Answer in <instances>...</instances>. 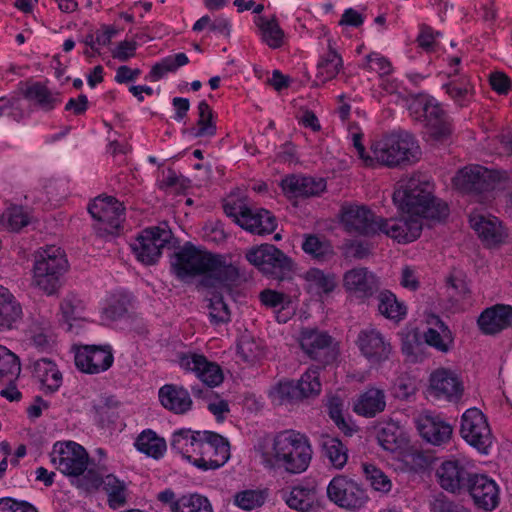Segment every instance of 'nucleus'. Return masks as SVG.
I'll list each match as a JSON object with an SVG mask.
<instances>
[{"instance_id":"1","label":"nucleus","mask_w":512,"mask_h":512,"mask_svg":"<svg viewBox=\"0 0 512 512\" xmlns=\"http://www.w3.org/2000/svg\"><path fill=\"white\" fill-rule=\"evenodd\" d=\"M393 201L407 215L384 219L365 206H347L342 210L345 229L361 235L383 233L398 242L408 243L420 236L422 218L442 220L449 212L445 202L431 195L429 185L415 178L399 182Z\"/></svg>"},{"instance_id":"2","label":"nucleus","mask_w":512,"mask_h":512,"mask_svg":"<svg viewBox=\"0 0 512 512\" xmlns=\"http://www.w3.org/2000/svg\"><path fill=\"white\" fill-rule=\"evenodd\" d=\"M171 267L174 274L181 280L202 275L201 285L205 288H221L230 292L240 279L238 268L220 254L201 250L186 243L177 251Z\"/></svg>"},{"instance_id":"3","label":"nucleus","mask_w":512,"mask_h":512,"mask_svg":"<svg viewBox=\"0 0 512 512\" xmlns=\"http://www.w3.org/2000/svg\"><path fill=\"white\" fill-rule=\"evenodd\" d=\"M374 164L394 168L415 163L421 150L415 137L404 130H395L376 139L371 145Z\"/></svg>"},{"instance_id":"4","label":"nucleus","mask_w":512,"mask_h":512,"mask_svg":"<svg viewBox=\"0 0 512 512\" xmlns=\"http://www.w3.org/2000/svg\"><path fill=\"white\" fill-rule=\"evenodd\" d=\"M67 269L68 261L60 247H41L34 255L32 283L47 295H52L60 287L61 277Z\"/></svg>"},{"instance_id":"5","label":"nucleus","mask_w":512,"mask_h":512,"mask_svg":"<svg viewBox=\"0 0 512 512\" xmlns=\"http://www.w3.org/2000/svg\"><path fill=\"white\" fill-rule=\"evenodd\" d=\"M410 114L426 128V134L434 141H444L451 133L450 124L439 103L431 97L421 96L410 107Z\"/></svg>"},{"instance_id":"6","label":"nucleus","mask_w":512,"mask_h":512,"mask_svg":"<svg viewBox=\"0 0 512 512\" xmlns=\"http://www.w3.org/2000/svg\"><path fill=\"white\" fill-rule=\"evenodd\" d=\"M498 181L497 172L480 165L467 166L458 171L453 178V183L459 191L474 195L479 202L488 200L486 193L492 191Z\"/></svg>"},{"instance_id":"7","label":"nucleus","mask_w":512,"mask_h":512,"mask_svg":"<svg viewBox=\"0 0 512 512\" xmlns=\"http://www.w3.org/2000/svg\"><path fill=\"white\" fill-rule=\"evenodd\" d=\"M224 211L240 227L253 234H270L276 228L274 216L263 208L253 209L239 201L238 203H226Z\"/></svg>"},{"instance_id":"8","label":"nucleus","mask_w":512,"mask_h":512,"mask_svg":"<svg viewBox=\"0 0 512 512\" xmlns=\"http://www.w3.org/2000/svg\"><path fill=\"white\" fill-rule=\"evenodd\" d=\"M51 463L62 474L70 477L82 475L88 467L89 456L76 442H56L50 453Z\"/></svg>"},{"instance_id":"9","label":"nucleus","mask_w":512,"mask_h":512,"mask_svg":"<svg viewBox=\"0 0 512 512\" xmlns=\"http://www.w3.org/2000/svg\"><path fill=\"white\" fill-rule=\"evenodd\" d=\"M179 364L184 370L193 372L207 386L204 389L192 387V392L196 397H205L209 393L208 388L219 386L223 382L224 376L220 366L209 361L204 355L183 354L179 358Z\"/></svg>"},{"instance_id":"10","label":"nucleus","mask_w":512,"mask_h":512,"mask_svg":"<svg viewBox=\"0 0 512 512\" xmlns=\"http://www.w3.org/2000/svg\"><path fill=\"white\" fill-rule=\"evenodd\" d=\"M171 237L172 233L166 226L150 227L143 230L130 246L140 262L151 265L160 258Z\"/></svg>"},{"instance_id":"11","label":"nucleus","mask_w":512,"mask_h":512,"mask_svg":"<svg viewBox=\"0 0 512 512\" xmlns=\"http://www.w3.org/2000/svg\"><path fill=\"white\" fill-rule=\"evenodd\" d=\"M461 437L482 453L492 444V433L486 416L476 408L467 409L461 417Z\"/></svg>"},{"instance_id":"12","label":"nucleus","mask_w":512,"mask_h":512,"mask_svg":"<svg viewBox=\"0 0 512 512\" xmlns=\"http://www.w3.org/2000/svg\"><path fill=\"white\" fill-rule=\"evenodd\" d=\"M88 211L97 221L96 229L99 233H116L124 220L122 203L111 196L95 198L88 206Z\"/></svg>"},{"instance_id":"13","label":"nucleus","mask_w":512,"mask_h":512,"mask_svg":"<svg viewBox=\"0 0 512 512\" xmlns=\"http://www.w3.org/2000/svg\"><path fill=\"white\" fill-rule=\"evenodd\" d=\"M327 495L339 507L350 510L359 509L368 499L365 490L345 475H337L330 481Z\"/></svg>"},{"instance_id":"14","label":"nucleus","mask_w":512,"mask_h":512,"mask_svg":"<svg viewBox=\"0 0 512 512\" xmlns=\"http://www.w3.org/2000/svg\"><path fill=\"white\" fill-rule=\"evenodd\" d=\"M356 344L361 354L372 365H378L389 360L393 351L390 340L373 326L362 329Z\"/></svg>"},{"instance_id":"15","label":"nucleus","mask_w":512,"mask_h":512,"mask_svg":"<svg viewBox=\"0 0 512 512\" xmlns=\"http://www.w3.org/2000/svg\"><path fill=\"white\" fill-rule=\"evenodd\" d=\"M203 444L201 455L193 460V464L203 470L217 469L223 466L230 458V445L223 436L203 431Z\"/></svg>"},{"instance_id":"16","label":"nucleus","mask_w":512,"mask_h":512,"mask_svg":"<svg viewBox=\"0 0 512 512\" xmlns=\"http://www.w3.org/2000/svg\"><path fill=\"white\" fill-rule=\"evenodd\" d=\"M114 361L110 345H83L75 352L76 367L88 374H99L108 370Z\"/></svg>"},{"instance_id":"17","label":"nucleus","mask_w":512,"mask_h":512,"mask_svg":"<svg viewBox=\"0 0 512 512\" xmlns=\"http://www.w3.org/2000/svg\"><path fill=\"white\" fill-rule=\"evenodd\" d=\"M261 462L266 469L277 473L288 471V432L282 431L272 439H266L260 446Z\"/></svg>"},{"instance_id":"18","label":"nucleus","mask_w":512,"mask_h":512,"mask_svg":"<svg viewBox=\"0 0 512 512\" xmlns=\"http://www.w3.org/2000/svg\"><path fill=\"white\" fill-rule=\"evenodd\" d=\"M99 485H102L103 490L107 494L110 508L118 509L126 504L128 492L124 481L119 480L113 474L102 477L98 473L88 470L85 476V482L82 483L81 486L89 490L91 488H97Z\"/></svg>"},{"instance_id":"19","label":"nucleus","mask_w":512,"mask_h":512,"mask_svg":"<svg viewBox=\"0 0 512 512\" xmlns=\"http://www.w3.org/2000/svg\"><path fill=\"white\" fill-rule=\"evenodd\" d=\"M473 475L468 470V462L464 459L446 460L437 470L441 487L453 493L467 488Z\"/></svg>"},{"instance_id":"20","label":"nucleus","mask_w":512,"mask_h":512,"mask_svg":"<svg viewBox=\"0 0 512 512\" xmlns=\"http://www.w3.org/2000/svg\"><path fill=\"white\" fill-rule=\"evenodd\" d=\"M343 286L347 292L359 299H367L378 291V277L366 267H355L343 276Z\"/></svg>"},{"instance_id":"21","label":"nucleus","mask_w":512,"mask_h":512,"mask_svg":"<svg viewBox=\"0 0 512 512\" xmlns=\"http://www.w3.org/2000/svg\"><path fill=\"white\" fill-rule=\"evenodd\" d=\"M415 423L421 437L432 445L441 446L451 438V425L429 411L420 413Z\"/></svg>"},{"instance_id":"22","label":"nucleus","mask_w":512,"mask_h":512,"mask_svg":"<svg viewBox=\"0 0 512 512\" xmlns=\"http://www.w3.org/2000/svg\"><path fill=\"white\" fill-rule=\"evenodd\" d=\"M467 489L474 503L485 511L494 510L499 504V488L494 480L486 475L474 474Z\"/></svg>"},{"instance_id":"23","label":"nucleus","mask_w":512,"mask_h":512,"mask_svg":"<svg viewBox=\"0 0 512 512\" xmlns=\"http://www.w3.org/2000/svg\"><path fill=\"white\" fill-rule=\"evenodd\" d=\"M246 259L264 273L270 274H276V271L281 270L286 262L284 253L271 244L249 249Z\"/></svg>"},{"instance_id":"24","label":"nucleus","mask_w":512,"mask_h":512,"mask_svg":"<svg viewBox=\"0 0 512 512\" xmlns=\"http://www.w3.org/2000/svg\"><path fill=\"white\" fill-rule=\"evenodd\" d=\"M481 331L487 335H493L512 326V307L510 305L497 304L486 308L478 318Z\"/></svg>"},{"instance_id":"25","label":"nucleus","mask_w":512,"mask_h":512,"mask_svg":"<svg viewBox=\"0 0 512 512\" xmlns=\"http://www.w3.org/2000/svg\"><path fill=\"white\" fill-rule=\"evenodd\" d=\"M430 388L439 398L458 399L463 391L457 374L449 369L440 368L430 376Z\"/></svg>"},{"instance_id":"26","label":"nucleus","mask_w":512,"mask_h":512,"mask_svg":"<svg viewBox=\"0 0 512 512\" xmlns=\"http://www.w3.org/2000/svg\"><path fill=\"white\" fill-rule=\"evenodd\" d=\"M469 222L473 230L488 246L501 243L505 237L500 222L494 216L473 212L470 214Z\"/></svg>"},{"instance_id":"27","label":"nucleus","mask_w":512,"mask_h":512,"mask_svg":"<svg viewBox=\"0 0 512 512\" xmlns=\"http://www.w3.org/2000/svg\"><path fill=\"white\" fill-rule=\"evenodd\" d=\"M309 438L300 432L290 430V473H302L312 459Z\"/></svg>"},{"instance_id":"28","label":"nucleus","mask_w":512,"mask_h":512,"mask_svg":"<svg viewBox=\"0 0 512 512\" xmlns=\"http://www.w3.org/2000/svg\"><path fill=\"white\" fill-rule=\"evenodd\" d=\"M162 406L175 414H185L192 407V399L187 389L174 384H166L159 389Z\"/></svg>"},{"instance_id":"29","label":"nucleus","mask_w":512,"mask_h":512,"mask_svg":"<svg viewBox=\"0 0 512 512\" xmlns=\"http://www.w3.org/2000/svg\"><path fill=\"white\" fill-rule=\"evenodd\" d=\"M203 441L200 431L180 430L173 434L171 448L193 463L201 455Z\"/></svg>"},{"instance_id":"30","label":"nucleus","mask_w":512,"mask_h":512,"mask_svg":"<svg viewBox=\"0 0 512 512\" xmlns=\"http://www.w3.org/2000/svg\"><path fill=\"white\" fill-rule=\"evenodd\" d=\"M22 318L21 304L7 288L0 285V331L17 327Z\"/></svg>"},{"instance_id":"31","label":"nucleus","mask_w":512,"mask_h":512,"mask_svg":"<svg viewBox=\"0 0 512 512\" xmlns=\"http://www.w3.org/2000/svg\"><path fill=\"white\" fill-rule=\"evenodd\" d=\"M300 346L313 359H321L330 352L332 338L317 329H304L300 336Z\"/></svg>"},{"instance_id":"32","label":"nucleus","mask_w":512,"mask_h":512,"mask_svg":"<svg viewBox=\"0 0 512 512\" xmlns=\"http://www.w3.org/2000/svg\"><path fill=\"white\" fill-rule=\"evenodd\" d=\"M377 439L380 446L390 452L405 449L409 443L407 434L394 422L386 423L379 430Z\"/></svg>"},{"instance_id":"33","label":"nucleus","mask_w":512,"mask_h":512,"mask_svg":"<svg viewBox=\"0 0 512 512\" xmlns=\"http://www.w3.org/2000/svg\"><path fill=\"white\" fill-rule=\"evenodd\" d=\"M34 375L43 388L53 393L62 384V374L56 364L47 358H41L34 363Z\"/></svg>"},{"instance_id":"34","label":"nucleus","mask_w":512,"mask_h":512,"mask_svg":"<svg viewBox=\"0 0 512 512\" xmlns=\"http://www.w3.org/2000/svg\"><path fill=\"white\" fill-rule=\"evenodd\" d=\"M386 401L382 390L371 388L360 395L355 403L354 411L365 417H373L385 409Z\"/></svg>"},{"instance_id":"35","label":"nucleus","mask_w":512,"mask_h":512,"mask_svg":"<svg viewBox=\"0 0 512 512\" xmlns=\"http://www.w3.org/2000/svg\"><path fill=\"white\" fill-rule=\"evenodd\" d=\"M25 97L43 111L53 110L60 102V95L40 82L33 83L25 91Z\"/></svg>"},{"instance_id":"36","label":"nucleus","mask_w":512,"mask_h":512,"mask_svg":"<svg viewBox=\"0 0 512 512\" xmlns=\"http://www.w3.org/2000/svg\"><path fill=\"white\" fill-rule=\"evenodd\" d=\"M316 503V484L308 481L292 487L290 491V509L301 512L310 511Z\"/></svg>"},{"instance_id":"37","label":"nucleus","mask_w":512,"mask_h":512,"mask_svg":"<svg viewBox=\"0 0 512 512\" xmlns=\"http://www.w3.org/2000/svg\"><path fill=\"white\" fill-rule=\"evenodd\" d=\"M326 189L323 178L290 175V201L293 196H318Z\"/></svg>"},{"instance_id":"38","label":"nucleus","mask_w":512,"mask_h":512,"mask_svg":"<svg viewBox=\"0 0 512 512\" xmlns=\"http://www.w3.org/2000/svg\"><path fill=\"white\" fill-rule=\"evenodd\" d=\"M316 68V76L321 82L333 79L343 68L342 57L332 47L330 40L328 41V50L320 56Z\"/></svg>"},{"instance_id":"39","label":"nucleus","mask_w":512,"mask_h":512,"mask_svg":"<svg viewBox=\"0 0 512 512\" xmlns=\"http://www.w3.org/2000/svg\"><path fill=\"white\" fill-rule=\"evenodd\" d=\"M377 301L378 311L385 318L399 322L406 316V305L399 301L391 291H381L377 296Z\"/></svg>"},{"instance_id":"40","label":"nucleus","mask_w":512,"mask_h":512,"mask_svg":"<svg viewBox=\"0 0 512 512\" xmlns=\"http://www.w3.org/2000/svg\"><path fill=\"white\" fill-rule=\"evenodd\" d=\"M321 392L319 367L309 368L298 380L293 393L297 399H313Z\"/></svg>"},{"instance_id":"41","label":"nucleus","mask_w":512,"mask_h":512,"mask_svg":"<svg viewBox=\"0 0 512 512\" xmlns=\"http://www.w3.org/2000/svg\"><path fill=\"white\" fill-rule=\"evenodd\" d=\"M210 294L209 316L214 324H222L230 321V311L224 302V295H231L233 289L228 293L221 288H206Z\"/></svg>"},{"instance_id":"42","label":"nucleus","mask_w":512,"mask_h":512,"mask_svg":"<svg viewBox=\"0 0 512 512\" xmlns=\"http://www.w3.org/2000/svg\"><path fill=\"white\" fill-rule=\"evenodd\" d=\"M254 23L261 32L262 40L270 48L276 49L282 45L284 31L280 28L276 19H267L263 16H257Z\"/></svg>"},{"instance_id":"43","label":"nucleus","mask_w":512,"mask_h":512,"mask_svg":"<svg viewBox=\"0 0 512 512\" xmlns=\"http://www.w3.org/2000/svg\"><path fill=\"white\" fill-rule=\"evenodd\" d=\"M425 342L441 352H448L453 343V336L448 326L436 319V327L424 333Z\"/></svg>"},{"instance_id":"44","label":"nucleus","mask_w":512,"mask_h":512,"mask_svg":"<svg viewBox=\"0 0 512 512\" xmlns=\"http://www.w3.org/2000/svg\"><path fill=\"white\" fill-rule=\"evenodd\" d=\"M136 448L146 455L158 459L166 450V442L152 430L143 431L136 439Z\"/></svg>"},{"instance_id":"45","label":"nucleus","mask_w":512,"mask_h":512,"mask_svg":"<svg viewBox=\"0 0 512 512\" xmlns=\"http://www.w3.org/2000/svg\"><path fill=\"white\" fill-rule=\"evenodd\" d=\"M323 454L335 469H342L348 460V449L338 439L327 437L322 442Z\"/></svg>"},{"instance_id":"46","label":"nucleus","mask_w":512,"mask_h":512,"mask_svg":"<svg viewBox=\"0 0 512 512\" xmlns=\"http://www.w3.org/2000/svg\"><path fill=\"white\" fill-rule=\"evenodd\" d=\"M172 512H213L210 501L200 494L181 496L171 505Z\"/></svg>"},{"instance_id":"47","label":"nucleus","mask_w":512,"mask_h":512,"mask_svg":"<svg viewBox=\"0 0 512 512\" xmlns=\"http://www.w3.org/2000/svg\"><path fill=\"white\" fill-rule=\"evenodd\" d=\"M21 372L19 358L4 346H0V381L14 383Z\"/></svg>"},{"instance_id":"48","label":"nucleus","mask_w":512,"mask_h":512,"mask_svg":"<svg viewBox=\"0 0 512 512\" xmlns=\"http://www.w3.org/2000/svg\"><path fill=\"white\" fill-rule=\"evenodd\" d=\"M60 310L68 329L72 328V321L87 320L85 315V303L77 295L70 293L60 303Z\"/></svg>"},{"instance_id":"49","label":"nucleus","mask_w":512,"mask_h":512,"mask_svg":"<svg viewBox=\"0 0 512 512\" xmlns=\"http://www.w3.org/2000/svg\"><path fill=\"white\" fill-rule=\"evenodd\" d=\"M197 126L191 128L189 133L194 137H212L216 134V125L213 122V111L206 101L198 104Z\"/></svg>"},{"instance_id":"50","label":"nucleus","mask_w":512,"mask_h":512,"mask_svg":"<svg viewBox=\"0 0 512 512\" xmlns=\"http://www.w3.org/2000/svg\"><path fill=\"white\" fill-rule=\"evenodd\" d=\"M189 63V58L185 53H178L163 58L161 61L153 65L149 79L156 82L163 78L169 72H175L179 67Z\"/></svg>"},{"instance_id":"51","label":"nucleus","mask_w":512,"mask_h":512,"mask_svg":"<svg viewBox=\"0 0 512 512\" xmlns=\"http://www.w3.org/2000/svg\"><path fill=\"white\" fill-rule=\"evenodd\" d=\"M308 290L316 295L329 294L336 287L334 276L326 275L319 269H310L305 273Z\"/></svg>"},{"instance_id":"52","label":"nucleus","mask_w":512,"mask_h":512,"mask_svg":"<svg viewBox=\"0 0 512 512\" xmlns=\"http://www.w3.org/2000/svg\"><path fill=\"white\" fill-rule=\"evenodd\" d=\"M443 88L450 97L461 106L465 105L472 95V86L466 77H461L458 80H452L443 85Z\"/></svg>"},{"instance_id":"53","label":"nucleus","mask_w":512,"mask_h":512,"mask_svg":"<svg viewBox=\"0 0 512 512\" xmlns=\"http://www.w3.org/2000/svg\"><path fill=\"white\" fill-rule=\"evenodd\" d=\"M363 472L372 488L376 491L388 493L392 488V482L389 477L373 464H363Z\"/></svg>"},{"instance_id":"54","label":"nucleus","mask_w":512,"mask_h":512,"mask_svg":"<svg viewBox=\"0 0 512 512\" xmlns=\"http://www.w3.org/2000/svg\"><path fill=\"white\" fill-rule=\"evenodd\" d=\"M237 352L243 361L253 363L262 355V348L251 335L243 334L238 341Z\"/></svg>"},{"instance_id":"55","label":"nucleus","mask_w":512,"mask_h":512,"mask_svg":"<svg viewBox=\"0 0 512 512\" xmlns=\"http://www.w3.org/2000/svg\"><path fill=\"white\" fill-rule=\"evenodd\" d=\"M265 499L266 496L263 491L244 490L235 495L234 504L243 510H252L261 507Z\"/></svg>"},{"instance_id":"56","label":"nucleus","mask_w":512,"mask_h":512,"mask_svg":"<svg viewBox=\"0 0 512 512\" xmlns=\"http://www.w3.org/2000/svg\"><path fill=\"white\" fill-rule=\"evenodd\" d=\"M401 461L403 468L407 472L418 473L424 471L428 465L429 460L424 453L414 449H407L402 453Z\"/></svg>"},{"instance_id":"57","label":"nucleus","mask_w":512,"mask_h":512,"mask_svg":"<svg viewBox=\"0 0 512 512\" xmlns=\"http://www.w3.org/2000/svg\"><path fill=\"white\" fill-rule=\"evenodd\" d=\"M2 221L13 231H19L30 222V217L21 206L12 205L2 214Z\"/></svg>"},{"instance_id":"58","label":"nucleus","mask_w":512,"mask_h":512,"mask_svg":"<svg viewBox=\"0 0 512 512\" xmlns=\"http://www.w3.org/2000/svg\"><path fill=\"white\" fill-rule=\"evenodd\" d=\"M362 67L368 71H375L379 75H388L392 71L390 61L379 53L373 52L365 57Z\"/></svg>"},{"instance_id":"59","label":"nucleus","mask_w":512,"mask_h":512,"mask_svg":"<svg viewBox=\"0 0 512 512\" xmlns=\"http://www.w3.org/2000/svg\"><path fill=\"white\" fill-rule=\"evenodd\" d=\"M268 398L273 406H282L288 401V379L282 377L268 390Z\"/></svg>"},{"instance_id":"60","label":"nucleus","mask_w":512,"mask_h":512,"mask_svg":"<svg viewBox=\"0 0 512 512\" xmlns=\"http://www.w3.org/2000/svg\"><path fill=\"white\" fill-rule=\"evenodd\" d=\"M1 116H8L15 121L21 120L24 117V113L20 106V100L17 98L0 97Z\"/></svg>"},{"instance_id":"61","label":"nucleus","mask_w":512,"mask_h":512,"mask_svg":"<svg viewBox=\"0 0 512 512\" xmlns=\"http://www.w3.org/2000/svg\"><path fill=\"white\" fill-rule=\"evenodd\" d=\"M32 341L33 344L41 349H45L49 346L52 337L50 334V323L47 320H43L40 323V327L37 328L36 324L32 326Z\"/></svg>"},{"instance_id":"62","label":"nucleus","mask_w":512,"mask_h":512,"mask_svg":"<svg viewBox=\"0 0 512 512\" xmlns=\"http://www.w3.org/2000/svg\"><path fill=\"white\" fill-rule=\"evenodd\" d=\"M416 391V385L413 379L408 376H400L397 378L393 386V395L402 400L411 397Z\"/></svg>"},{"instance_id":"63","label":"nucleus","mask_w":512,"mask_h":512,"mask_svg":"<svg viewBox=\"0 0 512 512\" xmlns=\"http://www.w3.org/2000/svg\"><path fill=\"white\" fill-rule=\"evenodd\" d=\"M327 406L330 418L340 429H344L347 425L343 417V400L338 396H333L329 399Z\"/></svg>"},{"instance_id":"64","label":"nucleus","mask_w":512,"mask_h":512,"mask_svg":"<svg viewBox=\"0 0 512 512\" xmlns=\"http://www.w3.org/2000/svg\"><path fill=\"white\" fill-rule=\"evenodd\" d=\"M0 512H38L37 509L26 501H17L12 498L0 499Z\"/></svg>"}]
</instances>
